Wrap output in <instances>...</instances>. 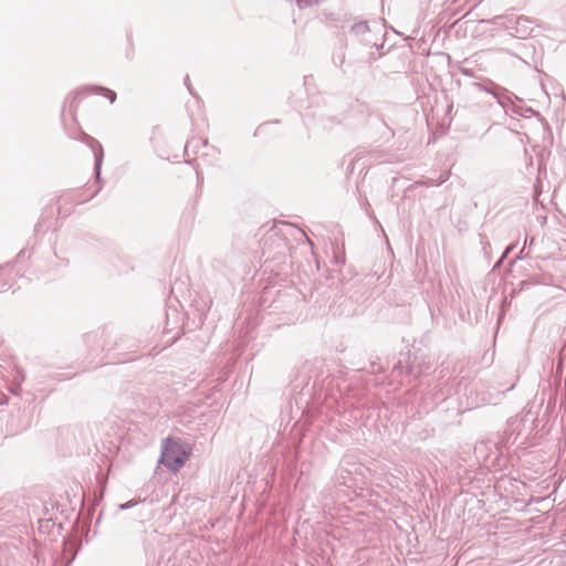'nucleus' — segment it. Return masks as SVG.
I'll return each instance as SVG.
<instances>
[{"mask_svg": "<svg viewBox=\"0 0 566 566\" xmlns=\"http://www.w3.org/2000/svg\"><path fill=\"white\" fill-rule=\"evenodd\" d=\"M203 144L206 145L207 142L201 139V138H197V137H193L191 140H189L186 145V150L189 151L190 149L195 151V149L198 147L199 144Z\"/></svg>", "mask_w": 566, "mask_h": 566, "instance_id": "7ed1b4c3", "label": "nucleus"}, {"mask_svg": "<svg viewBox=\"0 0 566 566\" xmlns=\"http://www.w3.org/2000/svg\"><path fill=\"white\" fill-rule=\"evenodd\" d=\"M78 93H75L73 95H71L69 98H67V102H66V105H65V108L67 107L71 115L73 117H75V113H76V109H77V106H78Z\"/></svg>", "mask_w": 566, "mask_h": 566, "instance_id": "f03ea898", "label": "nucleus"}, {"mask_svg": "<svg viewBox=\"0 0 566 566\" xmlns=\"http://www.w3.org/2000/svg\"><path fill=\"white\" fill-rule=\"evenodd\" d=\"M105 95L109 98V101L113 103L116 98V94L113 91L105 90Z\"/></svg>", "mask_w": 566, "mask_h": 566, "instance_id": "20e7f679", "label": "nucleus"}, {"mask_svg": "<svg viewBox=\"0 0 566 566\" xmlns=\"http://www.w3.org/2000/svg\"><path fill=\"white\" fill-rule=\"evenodd\" d=\"M192 449L180 439L168 438L163 443L160 463L172 472H178L189 460Z\"/></svg>", "mask_w": 566, "mask_h": 566, "instance_id": "f257e3e1", "label": "nucleus"}]
</instances>
